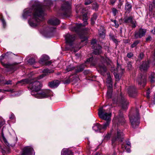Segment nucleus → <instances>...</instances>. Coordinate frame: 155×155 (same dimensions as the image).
<instances>
[{
    "instance_id": "obj_23",
    "label": "nucleus",
    "mask_w": 155,
    "mask_h": 155,
    "mask_svg": "<svg viewBox=\"0 0 155 155\" xmlns=\"http://www.w3.org/2000/svg\"><path fill=\"white\" fill-rule=\"evenodd\" d=\"M101 125L98 123L94 124V126L93 127V129L96 132H98L101 130Z\"/></svg>"
},
{
    "instance_id": "obj_7",
    "label": "nucleus",
    "mask_w": 155,
    "mask_h": 155,
    "mask_svg": "<svg viewBox=\"0 0 155 155\" xmlns=\"http://www.w3.org/2000/svg\"><path fill=\"white\" fill-rule=\"evenodd\" d=\"M49 58L45 55H43L41 57L39 62L41 64L49 65L52 63L51 61H48Z\"/></svg>"
},
{
    "instance_id": "obj_46",
    "label": "nucleus",
    "mask_w": 155,
    "mask_h": 155,
    "mask_svg": "<svg viewBox=\"0 0 155 155\" xmlns=\"http://www.w3.org/2000/svg\"><path fill=\"white\" fill-rule=\"evenodd\" d=\"M127 67L129 70L131 69L132 67V66L131 63L129 62L128 64H127Z\"/></svg>"
},
{
    "instance_id": "obj_45",
    "label": "nucleus",
    "mask_w": 155,
    "mask_h": 155,
    "mask_svg": "<svg viewBox=\"0 0 155 155\" xmlns=\"http://www.w3.org/2000/svg\"><path fill=\"white\" fill-rule=\"evenodd\" d=\"M114 76L116 79H117V80H119L120 79V77L119 75L117 74H114Z\"/></svg>"
},
{
    "instance_id": "obj_43",
    "label": "nucleus",
    "mask_w": 155,
    "mask_h": 155,
    "mask_svg": "<svg viewBox=\"0 0 155 155\" xmlns=\"http://www.w3.org/2000/svg\"><path fill=\"white\" fill-rule=\"evenodd\" d=\"M2 117H0V127L4 125L5 124V121L2 120Z\"/></svg>"
},
{
    "instance_id": "obj_57",
    "label": "nucleus",
    "mask_w": 155,
    "mask_h": 155,
    "mask_svg": "<svg viewBox=\"0 0 155 155\" xmlns=\"http://www.w3.org/2000/svg\"><path fill=\"white\" fill-rule=\"evenodd\" d=\"M151 40V37L150 36H149L146 38V41H150Z\"/></svg>"
},
{
    "instance_id": "obj_39",
    "label": "nucleus",
    "mask_w": 155,
    "mask_h": 155,
    "mask_svg": "<svg viewBox=\"0 0 155 155\" xmlns=\"http://www.w3.org/2000/svg\"><path fill=\"white\" fill-rule=\"evenodd\" d=\"M139 42L138 41H136L131 45V47L133 48L135 47L138 44Z\"/></svg>"
},
{
    "instance_id": "obj_25",
    "label": "nucleus",
    "mask_w": 155,
    "mask_h": 155,
    "mask_svg": "<svg viewBox=\"0 0 155 155\" xmlns=\"http://www.w3.org/2000/svg\"><path fill=\"white\" fill-rule=\"evenodd\" d=\"M131 5L128 3H126L125 5V10L126 11V12H129L131 11Z\"/></svg>"
},
{
    "instance_id": "obj_21",
    "label": "nucleus",
    "mask_w": 155,
    "mask_h": 155,
    "mask_svg": "<svg viewBox=\"0 0 155 155\" xmlns=\"http://www.w3.org/2000/svg\"><path fill=\"white\" fill-rule=\"evenodd\" d=\"M107 74L108 78L107 82V85L108 87V89H112L113 86V83L112 80L110 77L109 74Z\"/></svg>"
},
{
    "instance_id": "obj_41",
    "label": "nucleus",
    "mask_w": 155,
    "mask_h": 155,
    "mask_svg": "<svg viewBox=\"0 0 155 155\" xmlns=\"http://www.w3.org/2000/svg\"><path fill=\"white\" fill-rule=\"evenodd\" d=\"M71 81L70 79V78H68L66 80L64 81H63V83L65 84H68L70 83Z\"/></svg>"
},
{
    "instance_id": "obj_16",
    "label": "nucleus",
    "mask_w": 155,
    "mask_h": 155,
    "mask_svg": "<svg viewBox=\"0 0 155 155\" xmlns=\"http://www.w3.org/2000/svg\"><path fill=\"white\" fill-rule=\"evenodd\" d=\"M120 97L121 99L120 102L122 105V107L123 108H125V107L129 104V102L122 96V94L120 95Z\"/></svg>"
},
{
    "instance_id": "obj_11",
    "label": "nucleus",
    "mask_w": 155,
    "mask_h": 155,
    "mask_svg": "<svg viewBox=\"0 0 155 155\" xmlns=\"http://www.w3.org/2000/svg\"><path fill=\"white\" fill-rule=\"evenodd\" d=\"M146 32L145 29L140 28L138 31H136L135 32L134 37L135 38H140L145 35Z\"/></svg>"
},
{
    "instance_id": "obj_6",
    "label": "nucleus",
    "mask_w": 155,
    "mask_h": 155,
    "mask_svg": "<svg viewBox=\"0 0 155 155\" xmlns=\"http://www.w3.org/2000/svg\"><path fill=\"white\" fill-rule=\"evenodd\" d=\"M92 47L94 49V53L96 55H98L102 52L101 47L96 43V40L95 39H93L91 41Z\"/></svg>"
},
{
    "instance_id": "obj_64",
    "label": "nucleus",
    "mask_w": 155,
    "mask_h": 155,
    "mask_svg": "<svg viewBox=\"0 0 155 155\" xmlns=\"http://www.w3.org/2000/svg\"><path fill=\"white\" fill-rule=\"evenodd\" d=\"M122 4V2H120V4L119 5H118V8H121V5Z\"/></svg>"
},
{
    "instance_id": "obj_47",
    "label": "nucleus",
    "mask_w": 155,
    "mask_h": 155,
    "mask_svg": "<svg viewBox=\"0 0 155 155\" xmlns=\"http://www.w3.org/2000/svg\"><path fill=\"white\" fill-rule=\"evenodd\" d=\"M1 21L2 22L3 26L5 28L6 26V23L5 20L2 18L1 19Z\"/></svg>"
},
{
    "instance_id": "obj_56",
    "label": "nucleus",
    "mask_w": 155,
    "mask_h": 155,
    "mask_svg": "<svg viewBox=\"0 0 155 155\" xmlns=\"http://www.w3.org/2000/svg\"><path fill=\"white\" fill-rule=\"evenodd\" d=\"M150 94V91H149V90H147V96L148 98H149V97H150L149 94Z\"/></svg>"
},
{
    "instance_id": "obj_33",
    "label": "nucleus",
    "mask_w": 155,
    "mask_h": 155,
    "mask_svg": "<svg viewBox=\"0 0 155 155\" xmlns=\"http://www.w3.org/2000/svg\"><path fill=\"white\" fill-rule=\"evenodd\" d=\"M8 56V53L7 52V53L5 54H2L0 57V61L1 63H2V60H3L4 59H7Z\"/></svg>"
},
{
    "instance_id": "obj_34",
    "label": "nucleus",
    "mask_w": 155,
    "mask_h": 155,
    "mask_svg": "<svg viewBox=\"0 0 155 155\" xmlns=\"http://www.w3.org/2000/svg\"><path fill=\"white\" fill-rule=\"evenodd\" d=\"M112 91V89H108L107 93V97L108 98H110L111 97Z\"/></svg>"
},
{
    "instance_id": "obj_62",
    "label": "nucleus",
    "mask_w": 155,
    "mask_h": 155,
    "mask_svg": "<svg viewBox=\"0 0 155 155\" xmlns=\"http://www.w3.org/2000/svg\"><path fill=\"white\" fill-rule=\"evenodd\" d=\"M116 0H110V2L112 4H113L115 3Z\"/></svg>"
},
{
    "instance_id": "obj_37",
    "label": "nucleus",
    "mask_w": 155,
    "mask_h": 155,
    "mask_svg": "<svg viewBox=\"0 0 155 155\" xmlns=\"http://www.w3.org/2000/svg\"><path fill=\"white\" fill-rule=\"evenodd\" d=\"M2 137L3 140L7 146H9V145L8 144V142L7 140H6V139H5V137L4 136V134L3 133V132L2 133Z\"/></svg>"
},
{
    "instance_id": "obj_12",
    "label": "nucleus",
    "mask_w": 155,
    "mask_h": 155,
    "mask_svg": "<svg viewBox=\"0 0 155 155\" xmlns=\"http://www.w3.org/2000/svg\"><path fill=\"white\" fill-rule=\"evenodd\" d=\"M128 93L130 96L134 97L137 94V90L134 87H130L128 89Z\"/></svg>"
},
{
    "instance_id": "obj_9",
    "label": "nucleus",
    "mask_w": 155,
    "mask_h": 155,
    "mask_svg": "<svg viewBox=\"0 0 155 155\" xmlns=\"http://www.w3.org/2000/svg\"><path fill=\"white\" fill-rule=\"evenodd\" d=\"M64 37L66 42L69 44L70 46H71L72 42L75 39V35L68 33L64 35Z\"/></svg>"
},
{
    "instance_id": "obj_24",
    "label": "nucleus",
    "mask_w": 155,
    "mask_h": 155,
    "mask_svg": "<svg viewBox=\"0 0 155 155\" xmlns=\"http://www.w3.org/2000/svg\"><path fill=\"white\" fill-rule=\"evenodd\" d=\"M118 121L119 124H121L125 123V120L122 115H121L118 117Z\"/></svg>"
},
{
    "instance_id": "obj_8",
    "label": "nucleus",
    "mask_w": 155,
    "mask_h": 155,
    "mask_svg": "<svg viewBox=\"0 0 155 155\" xmlns=\"http://www.w3.org/2000/svg\"><path fill=\"white\" fill-rule=\"evenodd\" d=\"M71 3L70 2H66L62 5L61 8L62 11L64 12V15H66L69 11L71 8Z\"/></svg>"
},
{
    "instance_id": "obj_20",
    "label": "nucleus",
    "mask_w": 155,
    "mask_h": 155,
    "mask_svg": "<svg viewBox=\"0 0 155 155\" xmlns=\"http://www.w3.org/2000/svg\"><path fill=\"white\" fill-rule=\"evenodd\" d=\"M98 67L99 71H100V73L103 75H104L107 71L106 67L103 64L99 65L98 66Z\"/></svg>"
},
{
    "instance_id": "obj_50",
    "label": "nucleus",
    "mask_w": 155,
    "mask_h": 155,
    "mask_svg": "<svg viewBox=\"0 0 155 155\" xmlns=\"http://www.w3.org/2000/svg\"><path fill=\"white\" fill-rule=\"evenodd\" d=\"M105 61L106 62L109 64H110V63L111 62V61L108 58H106L105 59Z\"/></svg>"
},
{
    "instance_id": "obj_63",
    "label": "nucleus",
    "mask_w": 155,
    "mask_h": 155,
    "mask_svg": "<svg viewBox=\"0 0 155 155\" xmlns=\"http://www.w3.org/2000/svg\"><path fill=\"white\" fill-rule=\"evenodd\" d=\"M114 23L115 25H116V27H118L119 25L118 24L117 25H116L117 21L116 20H114Z\"/></svg>"
},
{
    "instance_id": "obj_5",
    "label": "nucleus",
    "mask_w": 155,
    "mask_h": 155,
    "mask_svg": "<svg viewBox=\"0 0 155 155\" xmlns=\"http://www.w3.org/2000/svg\"><path fill=\"white\" fill-rule=\"evenodd\" d=\"M124 134L121 130L118 129L116 130V132L112 139V143H114L116 141H122L124 139Z\"/></svg>"
},
{
    "instance_id": "obj_40",
    "label": "nucleus",
    "mask_w": 155,
    "mask_h": 155,
    "mask_svg": "<svg viewBox=\"0 0 155 155\" xmlns=\"http://www.w3.org/2000/svg\"><path fill=\"white\" fill-rule=\"evenodd\" d=\"M29 63L32 64L35 63V59L33 58H31L29 60Z\"/></svg>"
},
{
    "instance_id": "obj_2",
    "label": "nucleus",
    "mask_w": 155,
    "mask_h": 155,
    "mask_svg": "<svg viewBox=\"0 0 155 155\" xmlns=\"http://www.w3.org/2000/svg\"><path fill=\"white\" fill-rule=\"evenodd\" d=\"M42 85L39 81L35 80L31 81L28 87L31 94L38 98H44L48 97L52 94V92L49 90L41 91Z\"/></svg>"
},
{
    "instance_id": "obj_27",
    "label": "nucleus",
    "mask_w": 155,
    "mask_h": 155,
    "mask_svg": "<svg viewBox=\"0 0 155 155\" xmlns=\"http://www.w3.org/2000/svg\"><path fill=\"white\" fill-rule=\"evenodd\" d=\"M43 72L44 73L42 74H41V75H40L39 76V79H41V78H43V77H44L45 76H46V73H47V74L48 73H50L51 72L49 70L46 69H45L44 70Z\"/></svg>"
},
{
    "instance_id": "obj_61",
    "label": "nucleus",
    "mask_w": 155,
    "mask_h": 155,
    "mask_svg": "<svg viewBox=\"0 0 155 155\" xmlns=\"http://www.w3.org/2000/svg\"><path fill=\"white\" fill-rule=\"evenodd\" d=\"M151 32L154 35H155V27L154 28L153 30L151 31Z\"/></svg>"
},
{
    "instance_id": "obj_53",
    "label": "nucleus",
    "mask_w": 155,
    "mask_h": 155,
    "mask_svg": "<svg viewBox=\"0 0 155 155\" xmlns=\"http://www.w3.org/2000/svg\"><path fill=\"white\" fill-rule=\"evenodd\" d=\"M133 55L132 53H128L127 54V56L128 58H131Z\"/></svg>"
},
{
    "instance_id": "obj_59",
    "label": "nucleus",
    "mask_w": 155,
    "mask_h": 155,
    "mask_svg": "<svg viewBox=\"0 0 155 155\" xmlns=\"http://www.w3.org/2000/svg\"><path fill=\"white\" fill-rule=\"evenodd\" d=\"M130 144L131 143L129 141H128L127 142V144L128 146V147H130Z\"/></svg>"
},
{
    "instance_id": "obj_55",
    "label": "nucleus",
    "mask_w": 155,
    "mask_h": 155,
    "mask_svg": "<svg viewBox=\"0 0 155 155\" xmlns=\"http://www.w3.org/2000/svg\"><path fill=\"white\" fill-rule=\"evenodd\" d=\"M93 59V57H91V58H89L87 60V61L85 62V63H87L88 62H89L91 61H92Z\"/></svg>"
},
{
    "instance_id": "obj_48",
    "label": "nucleus",
    "mask_w": 155,
    "mask_h": 155,
    "mask_svg": "<svg viewBox=\"0 0 155 155\" xmlns=\"http://www.w3.org/2000/svg\"><path fill=\"white\" fill-rule=\"evenodd\" d=\"M12 84V81L10 80H8V81H6L5 82V84Z\"/></svg>"
},
{
    "instance_id": "obj_60",
    "label": "nucleus",
    "mask_w": 155,
    "mask_h": 155,
    "mask_svg": "<svg viewBox=\"0 0 155 155\" xmlns=\"http://www.w3.org/2000/svg\"><path fill=\"white\" fill-rule=\"evenodd\" d=\"M143 56H144V55L143 53H141L140 54V57L141 59L142 58H143Z\"/></svg>"
},
{
    "instance_id": "obj_52",
    "label": "nucleus",
    "mask_w": 155,
    "mask_h": 155,
    "mask_svg": "<svg viewBox=\"0 0 155 155\" xmlns=\"http://www.w3.org/2000/svg\"><path fill=\"white\" fill-rule=\"evenodd\" d=\"M127 146H126L125 147V149L126 150L127 152L128 153H130V147H128L127 148Z\"/></svg>"
},
{
    "instance_id": "obj_3",
    "label": "nucleus",
    "mask_w": 155,
    "mask_h": 155,
    "mask_svg": "<svg viewBox=\"0 0 155 155\" xmlns=\"http://www.w3.org/2000/svg\"><path fill=\"white\" fill-rule=\"evenodd\" d=\"M98 116L101 118L107 120L106 123L103 125H101V129L105 130L107 127L111 119V113L104 109L103 107L100 108L98 110Z\"/></svg>"
},
{
    "instance_id": "obj_32",
    "label": "nucleus",
    "mask_w": 155,
    "mask_h": 155,
    "mask_svg": "<svg viewBox=\"0 0 155 155\" xmlns=\"http://www.w3.org/2000/svg\"><path fill=\"white\" fill-rule=\"evenodd\" d=\"M97 15L96 14H94L93 15L91 20V24L93 25L94 24L95 21L97 19Z\"/></svg>"
},
{
    "instance_id": "obj_49",
    "label": "nucleus",
    "mask_w": 155,
    "mask_h": 155,
    "mask_svg": "<svg viewBox=\"0 0 155 155\" xmlns=\"http://www.w3.org/2000/svg\"><path fill=\"white\" fill-rule=\"evenodd\" d=\"M44 1L48 5H50L51 4V0H44Z\"/></svg>"
},
{
    "instance_id": "obj_28",
    "label": "nucleus",
    "mask_w": 155,
    "mask_h": 155,
    "mask_svg": "<svg viewBox=\"0 0 155 155\" xmlns=\"http://www.w3.org/2000/svg\"><path fill=\"white\" fill-rule=\"evenodd\" d=\"M85 66V65L84 64H83L79 66H78L77 68V71L80 72L83 71Z\"/></svg>"
},
{
    "instance_id": "obj_58",
    "label": "nucleus",
    "mask_w": 155,
    "mask_h": 155,
    "mask_svg": "<svg viewBox=\"0 0 155 155\" xmlns=\"http://www.w3.org/2000/svg\"><path fill=\"white\" fill-rule=\"evenodd\" d=\"M55 29V27H53L52 28H50V31H53Z\"/></svg>"
},
{
    "instance_id": "obj_14",
    "label": "nucleus",
    "mask_w": 155,
    "mask_h": 155,
    "mask_svg": "<svg viewBox=\"0 0 155 155\" xmlns=\"http://www.w3.org/2000/svg\"><path fill=\"white\" fill-rule=\"evenodd\" d=\"M88 24V23L87 21V19H85L84 21V24L83 25L81 23L77 24L76 26L74 28V31H79L80 29L83 26H84L87 25Z\"/></svg>"
},
{
    "instance_id": "obj_18",
    "label": "nucleus",
    "mask_w": 155,
    "mask_h": 155,
    "mask_svg": "<svg viewBox=\"0 0 155 155\" xmlns=\"http://www.w3.org/2000/svg\"><path fill=\"white\" fill-rule=\"evenodd\" d=\"M146 76L145 75H142L141 74L140 78V77L138 78L137 79V81L138 82L139 84H142V81L143 84V85L144 86L146 82Z\"/></svg>"
},
{
    "instance_id": "obj_15",
    "label": "nucleus",
    "mask_w": 155,
    "mask_h": 155,
    "mask_svg": "<svg viewBox=\"0 0 155 155\" xmlns=\"http://www.w3.org/2000/svg\"><path fill=\"white\" fill-rule=\"evenodd\" d=\"M48 23L51 25H56L59 24L60 21L56 18H54L50 19L48 21Z\"/></svg>"
},
{
    "instance_id": "obj_38",
    "label": "nucleus",
    "mask_w": 155,
    "mask_h": 155,
    "mask_svg": "<svg viewBox=\"0 0 155 155\" xmlns=\"http://www.w3.org/2000/svg\"><path fill=\"white\" fill-rule=\"evenodd\" d=\"M98 7V5L97 3H94L92 5V8L93 9L96 10Z\"/></svg>"
},
{
    "instance_id": "obj_22",
    "label": "nucleus",
    "mask_w": 155,
    "mask_h": 155,
    "mask_svg": "<svg viewBox=\"0 0 155 155\" xmlns=\"http://www.w3.org/2000/svg\"><path fill=\"white\" fill-rule=\"evenodd\" d=\"M61 155H73V154L70 150L67 148H64L61 151Z\"/></svg>"
},
{
    "instance_id": "obj_35",
    "label": "nucleus",
    "mask_w": 155,
    "mask_h": 155,
    "mask_svg": "<svg viewBox=\"0 0 155 155\" xmlns=\"http://www.w3.org/2000/svg\"><path fill=\"white\" fill-rule=\"evenodd\" d=\"M111 134L108 133L106 134L104 137V141H107L108 140H110V137H111Z\"/></svg>"
},
{
    "instance_id": "obj_17",
    "label": "nucleus",
    "mask_w": 155,
    "mask_h": 155,
    "mask_svg": "<svg viewBox=\"0 0 155 155\" xmlns=\"http://www.w3.org/2000/svg\"><path fill=\"white\" fill-rule=\"evenodd\" d=\"M149 66V62L148 61L143 62L140 66V70L141 71H146Z\"/></svg>"
},
{
    "instance_id": "obj_29",
    "label": "nucleus",
    "mask_w": 155,
    "mask_h": 155,
    "mask_svg": "<svg viewBox=\"0 0 155 155\" xmlns=\"http://www.w3.org/2000/svg\"><path fill=\"white\" fill-rule=\"evenodd\" d=\"M85 66V65L84 64H83L79 66H78L77 68V71L80 72L83 71Z\"/></svg>"
},
{
    "instance_id": "obj_1",
    "label": "nucleus",
    "mask_w": 155,
    "mask_h": 155,
    "mask_svg": "<svg viewBox=\"0 0 155 155\" xmlns=\"http://www.w3.org/2000/svg\"><path fill=\"white\" fill-rule=\"evenodd\" d=\"M31 2L33 4L32 8L25 9L22 15L24 19L30 16L31 18L28 21V24L31 27L34 28L44 19L45 14L44 9L40 2L32 1Z\"/></svg>"
},
{
    "instance_id": "obj_13",
    "label": "nucleus",
    "mask_w": 155,
    "mask_h": 155,
    "mask_svg": "<svg viewBox=\"0 0 155 155\" xmlns=\"http://www.w3.org/2000/svg\"><path fill=\"white\" fill-rule=\"evenodd\" d=\"M124 21L125 23H131L132 25V27L133 28H135L136 26V22L133 21L132 16L125 17L124 18Z\"/></svg>"
},
{
    "instance_id": "obj_19",
    "label": "nucleus",
    "mask_w": 155,
    "mask_h": 155,
    "mask_svg": "<svg viewBox=\"0 0 155 155\" xmlns=\"http://www.w3.org/2000/svg\"><path fill=\"white\" fill-rule=\"evenodd\" d=\"M60 83L59 81H54L49 83L48 85L51 88H55L57 87Z\"/></svg>"
},
{
    "instance_id": "obj_4",
    "label": "nucleus",
    "mask_w": 155,
    "mask_h": 155,
    "mask_svg": "<svg viewBox=\"0 0 155 155\" xmlns=\"http://www.w3.org/2000/svg\"><path fill=\"white\" fill-rule=\"evenodd\" d=\"M130 120L131 126L133 128L137 127L140 124V117L138 111L136 110V114L135 115H134L130 117Z\"/></svg>"
},
{
    "instance_id": "obj_44",
    "label": "nucleus",
    "mask_w": 155,
    "mask_h": 155,
    "mask_svg": "<svg viewBox=\"0 0 155 155\" xmlns=\"http://www.w3.org/2000/svg\"><path fill=\"white\" fill-rule=\"evenodd\" d=\"M91 2V0H86L85 2V5H87L90 4Z\"/></svg>"
},
{
    "instance_id": "obj_31",
    "label": "nucleus",
    "mask_w": 155,
    "mask_h": 155,
    "mask_svg": "<svg viewBox=\"0 0 155 155\" xmlns=\"http://www.w3.org/2000/svg\"><path fill=\"white\" fill-rule=\"evenodd\" d=\"M149 78L150 79V81L151 82L154 83V79H155V74L154 73H151L149 76Z\"/></svg>"
},
{
    "instance_id": "obj_30",
    "label": "nucleus",
    "mask_w": 155,
    "mask_h": 155,
    "mask_svg": "<svg viewBox=\"0 0 155 155\" xmlns=\"http://www.w3.org/2000/svg\"><path fill=\"white\" fill-rule=\"evenodd\" d=\"M99 34L100 36L102 38H105V35L104 30L103 29L102 31H99Z\"/></svg>"
},
{
    "instance_id": "obj_36",
    "label": "nucleus",
    "mask_w": 155,
    "mask_h": 155,
    "mask_svg": "<svg viewBox=\"0 0 155 155\" xmlns=\"http://www.w3.org/2000/svg\"><path fill=\"white\" fill-rule=\"evenodd\" d=\"M74 69V67L72 65H70L66 69V70L67 72L69 71H71Z\"/></svg>"
},
{
    "instance_id": "obj_26",
    "label": "nucleus",
    "mask_w": 155,
    "mask_h": 155,
    "mask_svg": "<svg viewBox=\"0 0 155 155\" xmlns=\"http://www.w3.org/2000/svg\"><path fill=\"white\" fill-rule=\"evenodd\" d=\"M30 81H30L28 79H22L20 81H18L17 83L16 84L19 83H22V84L30 83Z\"/></svg>"
},
{
    "instance_id": "obj_51",
    "label": "nucleus",
    "mask_w": 155,
    "mask_h": 155,
    "mask_svg": "<svg viewBox=\"0 0 155 155\" xmlns=\"http://www.w3.org/2000/svg\"><path fill=\"white\" fill-rule=\"evenodd\" d=\"M117 10L114 8H113V14H114V16H115L116 14V13L117 12Z\"/></svg>"
},
{
    "instance_id": "obj_42",
    "label": "nucleus",
    "mask_w": 155,
    "mask_h": 155,
    "mask_svg": "<svg viewBox=\"0 0 155 155\" xmlns=\"http://www.w3.org/2000/svg\"><path fill=\"white\" fill-rule=\"evenodd\" d=\"M110 38L112 40V41L115 43H117V40L113 36H110Z\"/></svg>"
},
{
    "instance_id": "obj_54",
    "label": "nucleus",
    "mask_w": 155,
    "mask_h": 155,
    "mask_svg": "<svg viewBox=\"0 0 155 155\" xmlns=\"http://www.w3.org/2000/svg\"><path fill=\"white\" fill-rule=\"evenodd\" d=\"M9 118L10 119H15V117L13 114H11L10 116L9 117Z\"/></svg>"
},
{
    "instance_id": "obj_10",
    "label": "nucleus",
    "mask_w": 155,
    "mask_h": 155,
    "mask_svg": "<svg viewBox=\"0 0 155 155\" xmlns=\"http://www.w3.org/2000/svg\"><path fill=\"white\" fill-rule=\"evenodd\" d=\"M21 155H35V152L33 148L26 147L24 148Z\"/></svg>"
}]
</instances>
